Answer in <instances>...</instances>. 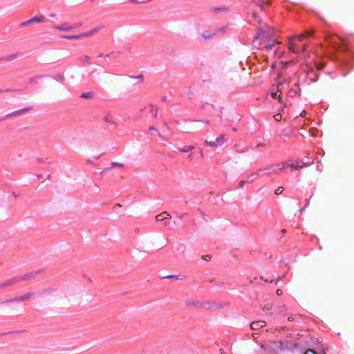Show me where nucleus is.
Masks as SVG:
<instances>
[{
	"label": "nucleus",
	"mask_w": 354,
	"mask_h": 354,
	"mask_svg": "<svg viewBox=\"0 0 354 354\" xmlns=\"http://www.w3.org/2000/svg\"><path fill=\"white\" fill-rule=\"evenodd\" d=\"M131 2L138 3L136 0H130Z\"/></svg>",
	"instance_id": "obj_50"
},
{
	"label": "nucleus",
	"mask_w": 354,
	"mask_h": 354,
	"mask_svg": "<svg viewBox=\"0 0 354 354\" xmlns=\"http://www.w3.org/2000/svg\"><path fill=\"white\" fill-rule=\"evenodd\" d=\"M309 203H309V201H308V202L306 203V206H308V205H309Z\"/></svg>",
	"instance_id": "obj_58"
},
{
	"label": "nucleus",
	"mask_w": 354,
	"mask_h": 354,
	"mask_svg": "<svg viewBox=\"0 0 354 354\" xmlns=\"http://www.w3.org/2000/svg\"><path fill=\"white\" fill-rule=\"evenodd\" d=\"M16 57H17V55L16 54L10 55H8L7 57L0 58V62H1V61H6V62L10 61V60L16 59Z\"/></svg>",
	"instance_id": "obj_22"
},
{
	"label": "nucleus",
	"mask_w": 354,
	"mask_h": 354,
	"mask_svg": "<svg viewBox=\"0 0 354 354\" xmlns=\"http://www.w3.org/2000/svg\"><path fill=\"white\" fill-rule=\"evenodd\" d=\"M200 154L201 157H203V152L202 150L200 151Z\"/></svg>",
	"instance_id": "obj_46"
},
{
	"label": "nucleus",
	"mask_w": 354,
	"mask_h": 354,
	"mask_svg": "<svg viewBox=\"0 0 354 354\" xmlns=\"http://www.w3.org/2000/svg\"><path fill=\"white\" fill-rule=\"evenodd\" d=\"M222 138H223V143L225 140V134L223 133Z\"/></svg>",
	"instance_id": "obj_44"
},
{
	"label": "nucleus",
	"mask_w": 354,
	"mask_h": 354,
	"mask_svg": "<svg viewBox=\"0 0 354 354\" xmlns=\"http://www.w3.org/2000/svg\"><path fill=\"white\" fill-rule=\"evenodd\" d=\"M104 28V25H100V26H98L97 27H95V28L91 29L88 32H83V33H81V34L77 35L63 36L62 38L67 39H69V40H71V39H82L84 37H91L92 35H93L96 32H98L101 31Z\"/></svg>",
	"instance_id": "obj_6"
},
{
	"label": "nucleus",
	"mask_w": 354,
	"mask_h": 354,
	"mask_svg": "<svg viewBox=\"0 0 354 354\" xmlns=\"http://www.w3.org/2000/svg\"><path fill=\"white\" fill-rule=\"evenodd\" d=\"M192 153H190L189 156H188V158L191 160H192Z\"/></svg>",
	"instance_id": "obj_47"
},
{
	"label": "nucleus",
	"mask_w": 354,
	"mask_h": 354,
	"mask_svg": "<svg viewBox=\"0 0 354 354\" xmlns=\"http://www.w3.org/2000/svg\"><path fill=\"white\" fill-rule=\"evenodd\" d=\"M292 346H293L295 348L297 347V344H292Z\"/></svg>",
	"instance_id": "obj_52"
},
{
	"label": "nucleus",
	"mask_w": 354,
	"mask_h": 354,
	"mask_svg": "<svg viewBox=\"0 0 354 354\" xmlns=\"http://www.w3.org/2000/svg\"><path fill=\"white\" fill-rule=\"evenodd\" d=\"M221 137H217L214 140H210V141L205 140V144L211 147H214L218 145V144L221 142Z\"/></svg>",
	"instance_id": "obj_14"
},
{
	"label": "nucleus",
	"mask_w": 354,
	"mask_h": 354,
	"mask_svg": "<svg viewBox=\"0 0 354 354\" xmlns=\"http://www.w3.org/2000/svg\"><path fill=\"white\" fill-rule=\"evenodd\" d=\"M202 258L204 259V260H206V261H209L211 259V256L210 255H203L202 257Z\"/></svg>",
	"instance_id": "obj_40"
},
{
	"label": "nucleus",
	"mask_w": 354,
	"mask_h": 354,
	"mask_svg": "<svg viewBox=\"0 0 354 354\" xmlns=\"http://www.w3.org/2000/svg\"><path fill=\"white\" fill-rule=\"evenodd\" d=\"M292 319V317H288V319H289V320H291Z\"/></svg>",
	"instance_id": "obj_59"
},
{
	"label": "nucleus",
	"mask_w": 354,
	"mask_h": 354,
	"mask_svg": "<svg viewBox=\"0 0 354 354\" xmlns=\"http://www.w3.org/2000/svg\"><path fill=\"white\" fill-rule=\"evenodd\" d=\"M41 294L45 295V301L48 304H55L58 303L57 295L58 291L56 288L48 287L41 290Z\"/></svg>",
	"instance_id": "obj_5"
},
{
	"label": "nucleus",
	"mask_w": 354,
	"mask_h": 354,
	"mask_svg": "<svg viewBox=\"0 0 354 354\" xmlns=\"http://www.w3.org/2000/svg\"><path fill=\"white\" fill-rule=\"evenodd\" d=\"M29 24H31V22H30V19H29V20H28V21H24V22H22V23L21 24V26H28V25H29Z\"/></svg>",
	"instance_id": "obj_38"
},
{
	"label": "nucleus",
	"mask_w": 354,
	"mask_h": 354,
	"mask_svg": "<svg viewBox=\"0 0 354 354\" xmlns=\"http://www.w3.org/2000/svg\"><path fill=\"white\" fill-rule=\"evenodd\" d=\"M120 167V168H122V169H124L126 167V165L124 162H113L111 163V166L107 168V169H111L112 167ZM106 170V169H105L104 171Z\"/></svg>",
	"instance_id": "obj_15"
},
{
	"label": "nucleus",
	"mask_w": 354,
	"mask_h": 354,
	"mask_svg": "<svg viewBox=\"0 0 354 354\" xmlns=\"http://www.w3.org/2000/svg\"><path fill=\"white\" fill-rule=\"evenodd\" d=\"M304 211H305V208H304V207L300 208V209H299V212L300 213H302V212H304Z\"/></svg>",
	"instance_id": "obj_43"
},
{
	"label": "nucleus",
	"mask_w": 354,
	"mask_h": 354,
	"mask_svg": "<svg viewBox=\"0 0 354 354\" xmlns=\"http://www.w3.org/2000/svg\"><path fill=\"white\" fill-rule=\"evenodd\" d=\"M297 94V91L293 89V88H291L289 91H288V95L290 97H293L295 96V95Z\"/></svg>",
	"instance_id": "obj_32"
},
{
	"label": "nucleus",
	"mask_w": 354,
	"mask_h": 354,
	"mask_svg": "<svg viewBox=\"0 0 354 354\" xmlns=\"http://www.w3.org/2000/svg\"><path fill=\"white\" fill-rule=\"evenodd\" d=\"M277 40L273 38L272 32L263 30L261 27L252 41V46L259 50H271L277 44Z\"/></svg>",
	"instance_id": "obj_3"
},
{
	"label": "nucleus",
	"mask_w": 354,
	"mask_h": 354,
	"mask_svg": "<svg viewBox=\"0 0 354 354\" xmlns=\"http://www.w3.org/2000/svg\"><path fill=\"white\" fill-rule=\"evenodd\" d=\"M150 106H151V113L153 114V115L155 118H156L158 116V108L156 106L152 105V104H151Z\"/></svg>",
	"instance_id": "obj_27"
},
{
	"label": "nucleus",
	"mask_w": 354,
	"mask_h": 354,
	"mask_svg": "<svg viewBox=\"0 0 354 354\" xmlns=\"http://www.w3.org/2000/svg\"><path fill=\"white\" fill-rule=\"evenodd\" d=\"M55 28L61 31H71L73 30V27L68 23H64L61 25L55 26Z\"/></svg>",
	"instance_id": "obj_9"
},
{
	"label": "nucleus",
	"mask_w": 354,
	"mask_h": 354,
	"mask_svg": "<svg viewBox=\"0 0 354 354\" xmlns=\"http://www.w3.org/2000/svg\"><path fill=\"white\" fill-rule=\"evenodd\" d=\"M281 232H282V233H285V232H286V230H281Z\"/></svg>",
	"instance_id": "obj_57"
},
{
	"label": "nucleus",
	"mask_w": 354,
	"mask_h": 354,
	"mask_svg": "<svg viewBox=\"0 0 354 354\" xmlns=\"http://www.w3.org/2000/svg\"><path fill=\"white\" fill-rule=\"evenodd\" d=\"M304 354H317V353L311 349H307Z\"/></svg>",
	"instance_id": "obj_39"
},
{
	"label": "nucleus",
	"mask_w": 354,
	"mask_h": 354,
	"mask_svg": "<svg viewBox=\"0 0 354 354\" xmlns=\"http://www.w3.org/2000/svg\"><path fill=\"white\" fill-rule=\"evenodd\" d=\"M214 34H211L209 32H204L201 34V37L204 39H209L213 37Z\"/></svg>",
	"instance_id": "obj_25"
},
{
	"label": "nucleus",
	"mask_w": 354,
	"mask_h": 354,
	"mask_svg": "<svg viewBox=\"0 0 354 354\" xmlns=\"http://www.w3.org/2000/svg\"><path fill=\"white\" fill-rule=\"evenodd\" d=\"M272 308H273V305L270 304V305L264 306V307L263 308V310H272Z\"/></svg>",
	"instance_id": "obj_35"
},
{
	"label": "nucleus",
	"mask_w": 354,
	"mask_h": 354,
	"mask_svg": "<svg viewBox=\"0 0 354 354\" xmlns=\"http://www.w3.org/2000/svg\"><path fill=\"white\" fill-rule=\"evenodd\" d=\"M331 48V59L339 66H348L354 59V52L348 43L344 39L338 37V41L330 42Z\"/></svg>",
	"instance_id": "obj_1"
},
{
	"label": "nucleus",
	"mask_w": 354,
	"mask_h": 354,
	"mask_svg": "<svg viewBox=\"0 0 354 354\" xmlns=\"http://www.w3.org/2000/svg\"><path fill=\"white\" fill-rule=\"evenodd\" d=\"M156 219L157 221H164L165 218L163 216L162 214H160L156 216Z\"/></svg>",
	"instance_id": "obj_31"
},
{
	"label": "nucleus",
	"mask_w": 354,
	"mask_h": 354,
	"mask_svg": "<svg viewBox=\"0 0 354 354\" xmlns=\"http://www.w3.org/2000/svg\"><path fill=\"white\" fill-rule=\"evenodd\" d=\"M194 146L189 145V146H186V147H185L183 148H179L178 151L182 152V153H187L189 151H192V149H194Z\"/></svg>",
	"instance_id": "obj_21"
},
{
	"label": "nucleus",
	"mask_w": 354,
	"mask_h": 354,
	"mask_svg": "<svg viewBox=\"0 0 354 354\" xmlns=\"http://www.w3.org/2000/svg\"><path fill=\"white\" fill-rule=\"evenodd\" d=\"M313 162V160H310L307 162H303L301 160H297L295 161L291 160V162H281L275 165H272L270 167L259 169L252 175L258 176H269L272 174L277 175H286L288 174V171H292V169L298 170L301 167H307Z\"/></svg>",
	"instance_id": "obj_2"
},
{
	"label": "nucleus",
	"mask_w": 354,
	"mask_h": 354,
	"mask_svg": "<svg viewBox=\"0 0 354 354\" xmlns=\"http://www.w3.org/2000/svg\"><path fill=\"white\" fill-rule=\"evenodd\" d=\"M222 30H223V33H224L225 32V28L223 26Z\"/></svg>",
	"instance_id": "obj_49"
},
{
	"label": "nucleus",
	"mask_w": 354,
	"mask_h": 354,
	"mask_svg": "<svg viewBox=\"0 0 354 354\" xmlns=\"http://www.w3.org/2000/svg\"><path fill=\"white\" fill-rule=\"evenodd\" d=\"M274 118L276 121H280L282 119V115L280 113L275 114Z\"/></svg>",
	"instance_id": "obj_33"
},
{
	"label": "nucleus",
	"mask_w": 354,
	"mask_h": 354,
	"mask_svg": "<svg viewBox=\"0 0 354 354\" xmlns=\"http://www.w3.org/2000/svg\"><path fill=\"white\" fill-rule=\"evenodd\" d=\"M95 0H91V1H94Z\"/></svg>",
	"instance_id": "obj_60"
},
{
	"label": "nucleus",
	"mask_w": 354,
	"mask_h": 354,
	"mask_svg": "<svg viewBox=\"0 0 354 354\" xmlns=\"http://www.w3.org/2000/svg\"><path fill=\"white\" fill-rule=\"evenodd\" d=\"M80 61L84 63L90 64H91V57H89L88 55H84L80 58Z\"/></svg>",
	"instance_id": "obj_26"
},
{
	"label": "nucleus",
	"mask_w": 354,
	"mask_h": 354,
	"mask_svg": "<svg viewBox=\"0 0 354 354\" xmlns=\"http://www.w3.org/2000/svg\"><path fill=\"white\" fill-rule=\"evenodd\" d=\"M318 75L315 73L313 71V68L311 67L308 70L306 74L304 75V77L301 76L299 77V81H301L302 80L306 82L308 81L307 84H310L313 82H316L318 80Z\"/></svg>",
	"instance_id": "obj_8"
},
{
	"label": "nucleus",
	"mask_w": 354,
	"mask_h": 354,
	"mask_svg": "<svg viewBox=\"0 0 354 354\" xmlns=\"http://www.w3.org/2000/svg\"><path fill=\"white\" fill-rule=\"evenodd\" d=\"M168 225V223H167V222H165V223H164V225H165V226H166V225Z\"/></svg>",
	"instance_id": "obj_56"
},
{
	"label": "nucleus",
	"mask_w": 354,
	"mask_h": 354,
	"mask_svg": "<svg viewBox=\"0 0 354 354\" xmlns=\"http://www.w3.org/2000/svg\"><path fill=\"white\" fill-rule=\"evenodd\" d=\"M266 325V322L264 321H256V322H253L251 325H250V327L252 330H258L259 328H263V326H265Z\"/></svg>",
	"instance_id": "obj_12"
},
{
	"label": "nucleus",
	"mask_w": 354,
	"mask_h": 354,
	"mask_svg": "<svg viewBox=\"0 0 354 354\" xmlns=\"http://www.w3.org/2000/svg\"><path fill=\"white\" fill-rule=\"evenodd\" d=\"M103 119L105 122L111 124L113 128L118 127V123L113 120L111 115L107 114Z\"/></svg>",
	"instance_id": "obj_13"
},
{
	"label": "nucleus",
	"mask_w": 354,
	"mask_h": 354,
	"mask_svg": "<svg viewBox=\"0 0 354 354\" xmlns=\"http://www.w3.org/2000/svg\"><path fill=\"white\" fill-rule=\"evenodd\" d=\"M261 279L263 280V277H261ZM264 281H265L266 282H268V281L267 279H264Z\"/></svg>",
	"instance_id": "obj_54"
},
{
	"label": "nucleus",
	"mask_w": 354,
	"mask_h": 354,
	"mask_svg": "<svg viewBox=\"0 0 354 354\" xmlns=\"http://www.w3.org/2000/svg\"><path fill=\"white\" fill-rule=\"evenodd\" d=\"M307 36L305 35H294L290 40V50L294 53L299 54L305 50L306 46L302 42Z\"/></svg>",
	"instance_id": "obj_4"
},
{
	"label": "nucleus",
	"mask_w": 354,
	"mask_h": 354,
	"mask_svg": "<svg viewBox=\"0 0 354 354\" xmlns=\"http://www.w3.org/2000/svg\"><path fill=\"white\" fill-rule=\"evenodd\" d=\"M315 67L316 68L317 71H322L325 67V63L322 60L316 61L315 62Z\"/></svg>",
	"instance_id": "obj_18"
},
{
	"label": "nucleus",
	"mask_w": 354,
	"mask_h": 354,
	"mask_svg": "<svg viewBox=\"0 0 354 354\" xmlns=\"http://www.w3.org/2000/svg\"><path fill=\"white\" fill-rule=\"evenodd\" d=\"M163 216L165 218V220L166 219H168V218H171V215L169 213H168L167 212H162Z\"/></svg>",
	"instance_id": "obj_36"
},
{
	"label": "nucleus",
	"mask_w": 354,
	"mask_h": 354,
	"mask_svg": "<svg viewBox=\"0 0 354 354\" xmlns=\"http://www.w3.org/2000/svg\"><path fill=\"white\" fill-rule=\"evenodd\" d=\"M35 295L36 293L35 292H28L22 295L17 296L10 299L5 300L1 303L27 301H29L31 298L35 297Z\"/></svg>",
	"instance_id": "obj_7"
},
{
	"label": "nucleus",
	"mask_w": 354,
	"mask_h": 354,
	"mask_svg": "<svg viewBox=\"0 0 354 354\" xmlns=\"http://www.w3.org/2000/svg\"><path fill=\"white\" fill-rule=\"evenodd\" d=\"M35 276V273H34V272H30V273H28V274H25V275L22 276V277L20 278V279H21V280H28V279H30V278L34 277Z\"/></svg>",
	"instance_id": "obj_24"
},
{
	"label": "nucleus",
	"mask_w": 354,
	"mask_h": 354,
	"mask_svg": "<svg viewBox=\"0 0 354 354\" xmlns=\"http://www.w3.org/2000/svg\"><path fill=\"white\" fill-rule=\"evenodd\" d=\"M232 130L233 131H237L236 128H235V127L232 128Z\"/></svg>",
	"instance_id": "obj_48"
},
{
	"label": "nucleus",
	"mask_w": 354,
	"mask_h": 354,
	"mask_svg": "<svg viewBox=\"0 0 354 354\" xmlns=\"http://www.w3.org/2000/svg\"><path fill=\"white\" fill-rule=\"evenodd\" d=\"M283 190H284V188L283 187H278V189H277L275 190V194L277 195L281 194Z\"/></svg>",
	"instance_id": "obj_34"
},
{
	"label": "nucleus",
	"mask_w": 354,
	"mask_h": 354,
	"mask_svg": "<svg viewBox=\"0 0 354 354\" xmlns=\"http://www.w3.org/2000/svg\"><path fill=\"white\" fill-rule=\"evenodd\" d=\"M205 123L207 124H209V121L206 120V121H205Z\"/></svg>",
	"instance_id": "obj_55"
},
{
	"label": "nucleus",
	"mask_w": 354,
	"mask_h": 354,
	"mask_svg": "<svg viewBox=\"0 0 354 354\" xmlns=\"http://www.w3.org/2000/svg\"><path fill=\"white\" fill-rule=\"evenodd\" d=\"M222 10H223V12L228 10V9L227 8L224 7V6H223Z\"/></svg>",
	"instance_id": "obj_45"
},
{
	"label": "nucleus",
	"mask_w": 354,
	"mask_h": 354,
	"mask_svg": "<svg viewBox=\"0 0 354 354\" xmlns=\"http://www.w3.org/2000/svg\"><path fill=\"white\" fill-rule=\"evenodd\" d=\"M316 131L315 129H311L310 132ZM313 134V133H311Z\"/></svg>",
	"instance_id": "obj_53"
},
{
	"label": "nucleus",
	"mask_w": 354,
	"mask_h": 354,
	"mask_svg": "<svg viewBox=\"0 0 354 354\" xmlns=\"http://www.w3.org/2000/svg\"><path fill=\"white\" fill-rule=\"evenodd\" d=\"M202 121L200 120H194L192 121L189 124L187 125L186 129L188 130H194L198 129L201 124L202 123Z\"/></svg>",
	"instance_id": "obj_11"
},
{
	"label": "nucleus",
	"mask_w": 354,
	"mask_h": 354,
	"mask_svg": "<svg viewBox=\"0 0 354 354\" xmlns=\"http://www.w3.org/2000/svg\"><path fill=\"white\" fill-rule=\"evenodd\" d=\"M272 97L277 99L279 102H281V103L282 102V101H283L282 97L281 96V94L280 95L277 94V91L272 93Z\"/></svg>",
	"instance_id": "obj_28"
},
{
	"label": "nucleus",
	"mask_w": 354,
	"mask_h": 354,
	"mask_svg": "<svg viewBox=\"0 0 354 354\" xmlns=\"http://www.w3.org/2000/svg\"><path fill=\"white\" fill-rule=\"evenodd\" d=\"M95 93L94 91H88V92H86V93H83L80 97L82 98H85V99H93V97H95Z\"/></svg>",
	"instance_id": "obj_17"
},
{
	"label": "nucleus",
	"mask_w": 354,
	"mask_h": 354,
	"mask_svg": "<svg viewBox=\"0 0 354 354\" xmlns=\"http://www.w3.org/2000/svg\"><path fill=\"white\" fill-rule=\"evenodd\" d=\"M263 4H261V5H260V9H261V10H263Z\"/></svg>",
	"instance_id": "obj_51"
},
{
	"label": "nucleus",
	"mask_w": 354,
	"mask_h": 354,
	"mask_svg": "<svg viewBox=\"0 0 354 354\" xmlns=\"http://www.w3.org/2000/svg\"><path fill=\"white\" fill-rule=\"evenodd\" d=\"M282 290L281 289H277L276 291V293L277 295H282Z\"/></svg>",
	"instance_id": "obj_41"
},
{
	"label": "nucleus",
	"mask_w": 354,
	"mask_h": 354,
	"mask_svg": "<svg viewBox=\"0 0 354 354\" xmlns=\"http://www.w3.org/2000/svg\"><path fill=\"white\" fill-rule=\"evenodd\" d=\"M221 10V8H214L213 9V11H214L215 12H219Z\"/></svg>",
	"instance_id": "obj_42"
},
{
	"label": "nucleus",
	"mask_w": 354,
	"mask_h": 354,
	"mask_svg": "<svg viewBox=\"0 0 354 354\" xmlns=\"http://www.w3.org/2000/svg\"><path fill=\"white\" fill-rule=\"evenodd\" d=\"M13 283V281H9L6 283H2L0 285V287L3 288L4 286H10Z\"/></svg>",
	"instance_id": "obj_37"
},
{
	"label": "nucleus",
	"mask_w": 354,
	"mask_h": 354,
	"mask_svg": "<svg viewBox=\"0 0 354 354\" xmlns=\"http://www.w3.org/2000/svg\"><path fill=\"white\" fill-rule=\"evenodd\" d=\"M149 131L151 135H152L153 132L159 133L158 130L153 126L149 127Z\"/></svg>",
	"instance_id": "obj_30"
},
{
	"label": "nucleus",
	"mask_w": 354,
	"mask_h": 354,
	"mask_svg": "<svg viewBox=\"0 0 354 354\" xmlns=\"http://www.w3.org/2000/svg\"><path fill=\"white\" fill-rule=\"evenodd\" d=\"M30 109H31V108L28 107V108H25V109H20V110L14 111L12 113H10L6 115L4 118L6 119V118H10V117H14V116H16V115H18L23 114L24 113H25L26 111H28Z\"/></svg>",
	"instance_id": "obj_10"
},
{
	"label": "nucleus",
	"mask_w": 354,
	"mask_h": 354,
	"mask_svg": "<svg viewBox=\"0 0 354 354\" xmlns=\"http://www.w3.org/2000/svg\"><path fill=\"white\" fill-rule=\"evenodd\" d=\"M274 313H276L283 314L286 312V307L284 304L279 305V306H274Z\"/></svg>",
	"instance_id": "obj_16"
},
{
	"label": "nucleus",
	"mask_w": 354,
	"mask_h": 354,
	"mask_svg": "<svg viewBox=\"0 0 354 354\" xmlns=\"http://www.w3.org/2000/svg\"><path fill=\"white\" fill-rule=\"evenodd\" d=\"M186 304L189 306H193L195 307H201L203 306L200 301H195L192 299H187L186 301Z\"/></svg>",
	"instance_id": "obj_19"
},
{
	"label": "nucleus",
	"mask_w": 354,
	"mask_h": 354,
	"mask_svg": "<svg viewBox=\"0 0 354 354\" xmlns=\"http://www.w3.org/2000/svg\"><path fill=\"white\" fill-rule=\"evenodd\" d=\"M252 18L254 19V21L259 22V24H261L260 17L258 15V14L257 12H253L252 13Z\"/></svg>",
	"instance_id": "obj_29"
},
{
	"label": "nucleus",
	"mask_w": 354,
	"mask_h": 354,
	"mask_svg": "<svg viewBox=\"0 0 354 354\" xmlns=\"http://www.w3.org/2000/svg\"><path fill=\"white\" fill-rule=\"evenodd\" d=\"M252 183V180H241L239 183V188H243L245 185H249Z\"/></svg>",
	"instance_id": "obj_23"
},
{
	"label": "nucleus",
	"mask_w": 354,
	"mask_h": 354,
	"mask_svg": "<svg viewBox=\"0 0 354 354\" xmlns=\"http://www.w3.org/2000/svg\"><path fill=\"white\" fill-rule=\"evenodd\" d=\"M44 19H45L44 17L41 16V17H34L31 18L30 20L31 24H32L34 22H39V23L44 22Z\"/></svg>",
	"instance_id": "obj_20"
}]
</instances>
